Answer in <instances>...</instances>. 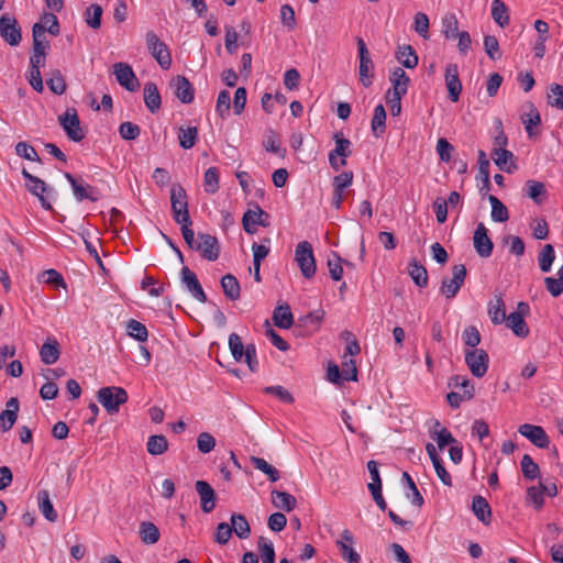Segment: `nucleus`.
Segmentation results:
<instances>
[{
    "instance_id": "nucleus-32",
    "label": "nucleus",
    "mask_w": 563,
    "mask_h": 563,
    "mask_svg": "<svg viewBox=\"0 0 563 563\" xmlns=\"http://www.w3.org/2000/svg\"><path fill=\"white\" fill-rule=\"evenodd\" d=\"M386 110L382 103L374 109V115L371 122V129L376 137L382 136L386 130Z\"/></svg>"
},
{
    "instance_id": "nucleus-37",
    "label": "nucleus",
    "mask_w": 563,
    "mask_h": 563,
    "mask_svg": "<svg viewBox=\"0 0 563 563\" xmlns=\"http://www.w3.org/2000/svg\"><path fill=\"white\" fill-rule=\"evenodd\" d=\"M263 146L267 152L274 153L284 157L286 150L280 147L278 134L273 129H267L265 132Z\"/></svg>"
},
{
    "instance_id": "nucleus-41",
    "label": "nucleus",
    "mask_w": 563,
    "mask_h": 563,
    "mask_svg": "<svg viewBox=\"0 0 563 563\" xmlns=\"http://www.w3.org/2000/svg\"><path fill=\"white\" fill-rule=\"evenodd\" d=\"M408 272L417 286L426 287L428 285V272L426 267L420 265L416 260L409 263Z\"/></svg>"
},
{
    "instance_id": "nucleus-34",
    "label": "nucleus",
    "mask_w": 563,
    "mask_h": 563,
    "mask_svg": "<svg viewBox=\"0 0 563 563\" xmlns=\"http://www.w3.org/2000/svg\"><path fill=\"white\" fill-rule=\"evenodd\" d=\"M139 534L142 542L148 545L158 542L161 537L158 528L151 521L141 522Z\"/></svg>"
},
{
    "instance_id": "nucleus-33",
    "label": "nucleus",
    "mask_w": 563,
    "mask_h": 563,
    "mask_svg": "<svg viewBox=\"0 0 563 563\" xmlns=\"http://www.w3.org/2000/svg\"><path fill=\"white\" fill-rule=\"evenodd\" d=\"M232 533L234 532L240 539H247L251 533V527L244 515L232 514L231 518Z\"/></svg>"
},
{
    "instance_id": "nucleus-53",
    "label": "nucleus",
    "mask_w": 563,
    "mask_h": 563,
    "mask_svg": "<svg viewBox=\"0 0 563 563\" xmlns=\"http://www.w3.org/2000/svg\"><path fill=\"white\" fill-rule=\"evenodd\" d=\"M38 279L47 285L54 286L55 288L62 287L65 289L67 287L62 274L54 268L44 271Z\"/></svg>"
},
{
    "instance_id": "nucleus-62",
    "label": "nucleus",
    "mask_w": 563,
    "mask_h": 563,
    "mask_svg": "<svg viewBox=\"0 0 563 563\" xmlns=\"http://www.w3.org/2000/svg\"><path fill=\"white\" fill-rule=\"evenodd\" d=\"M119 134L125 141H133L140 136L141 129L137 124L125 121L120 124Z\"/></svg>"
},
{
    "instance_id": "nucleus-8",
    "label": "nucleus",
    "mask_w": 563,
    "mask_h": 563,
    "mask_svg": "<svg viewBox=\"0 0 563 563\" xmlns=\"http://www.w3.org/2000/svg\"><path fill=\"white\" fill-rule=\"evenodd\" d=\"M0 36L10 46H18L22 41L21 27L18 20L4 13L0 18Z\"/></svg>"
},
{
    "instance_id": "nucleus-29",
    "label": "nucleus",
    "mask_w": 563,
    "mask_h": 563,
    "mask_svg": "<svg viewBox=\"0 0 563 563\" xmlns=\"http://www.w3.org/2000/svg\"><path fill=\"white\" fill-rule=\"evenodd\" d=\"M272 503L274 507L287 512L291 511L297 506V499L291 494L277 489L272 490Z\"/></svg>"
},
{
    "instance_id": "nucleus-22",
    "label": "nucleus",
    "mask_w": 563,
    "mask_h": 563,
    "mask_svg": "<svg viewBox=\"0 0 563 563\" xmlns=\"http://www.w3.org/2000/svg\"><path fill=\"white\" fill-rule=\"evenodd\" d=\"M144 102L146 108L155 113L159 110L162 104V98L157 88V85L153 81H147L143 88Z\"/></svg>"
},
{
    "instance_id": "nucleus-49",
    "label": "nucleus",
    "mask_w": 563,
    "mask_h": 563,
    "mask_svg": "<svg viewBox=\"0 0 563 563\" xmlns=\"http://www.w3.org/2000/svg\"><path fill=\"white\" fill-rule=\"evenodd\" d=\"M46 85L55 95H63L66 91V81L59 70H53L46 79Z\"/></svg>"
},
{
    "instance_id": "nucleus-24",
    "label": "nucleus",
    "mask_w": 563,
    "mask_h": 563,
    "mask_svg": "<svg viewBox=\"0 0 563 563\" xmlns=\"http://www.w3.org/2000/svg\"><path fill=\"white\" fill-rule=\"evenodd\" d=\"M396 59L406 68L413 69L418 66L419 57L411 45H400L396 52Z\"/></svg>"
},
{
    "instance_id": "nucleus-25",
    "label": "nucleus",
    "mask_w": 563,
    "mask_h": 563,
    "mask_svg": "<svg viewBox=\"0 0 563 563\" xmlns=\"http://www.w3.org/2000/svg\"><path fill=\"white\" fill-rule=\"evenodd\" d=\"M488 316L494 324L505 322L507 316L501 294H496L494 300L488 302Z\"/></svg>"
},
{
    "instance_id": "nucleus-35",
    "label": "nucleus",
    "mask_w": 563,
    "mask_h": 563,
    "mask_svg": "<svg viewBox=\"0 0 563 563\" xmlns=\"http://www.w3.org/2000/svg\"><path fill=\"white\" fill-rule=\"evenodd\" d=\"M506 324L519 338H527L529 335V328L525 319L519 313L511 312L506 317Z\"/></svg>"
},
{
    "instance_id": "nucleus-64",
    "label": "nucleus",
    "mask_w": 563,
    "mask_h": 563,
    "mask_svg": "<svg viewBox=\"0 0 563 563\" xmlns=\"http://www.w3.org/2000/svg\"><path fill=\"white\" fill-rule=\"evenodd\" d=\"M229 349L233 358L238 362L242 360L245 353V347L239 334L231 333L229 335Z\"/></svg>"
},
{
    "instance_id": "nucleus-27",
    "label": "nucleus",
    "mask_w": 563,
    "mask_h": 563,
    "mask_svg": "<svg viewBox=\"0 0 563 563\" xmlns=\"http://www.w3.org/2000/svg\"><path fill=\"white\" fill-rule=\"evenodd\" d=\"M59 344L56 339H48L40 350L41 361L46 365L56 363L59 358Z\"/></svg>"
},
{
    "instance_id": "nucleus-39",
    "label": "nucleus",
    "mask_w": 563,
    "mask_h": 563,
    "mask_svg": "<svg viewBox=\"0 0 563 563\" xmlns=\"http://www.w3.org/2000/svg\"><path fill=\"white\" fill-rule=\"evenodd\" d=\"M492 18L500 27H505L509 24V12L504 1L493 0Z\"/></svg>"
},
{
    "instance_id": "nucleus-18",
    "label": "nucleus",
    "mask_w": 563,
    "mask_h": 563,
    "mask_svg": "<svg viewBox=\"0 0 563 563\" xmlns=\"http://www.w3.org/2000/svg\"><path fill=\"white\" fill-rule=\"evenodd\" d=\"M195 488L200 498V507L205 514L211 512L216 508L217 496L212 486L206 481H197Z\"/></svg>"
},
{
    "instance_id": "nucleus-38",
    "label": "nucleus",
    "mask_w": 563,
    "mask_h": 563,
    "mask_svg": "<svg viewBox=\"0 0 563 563\" xmlns=\"http://www.w3.org/2000/svg\"><path fill=\"white\" fill-rule=\"evenodd\" d=\"M172 211L188 209L187 194L181 185H174L170 189Z\"/></svg>"
},
{
    "instance_id": "nucleus-47",
    "label": "nucleus",
    "mask_w": 563,
    "mask_h": 563,
    "mask_svg": "<svg viewBox=\"0 0 563 563\" xmlns=\"http://www.w3.org/2000/svg\"><path fill=\"white\" fill-rule=\"evenodd\" d=\"M251 462L254 467L268 476L273 483L279 479V472L263 457L251 456Z\"/></svg>"
},
{
    "instance_id": "nucleus-63",
    "label": "nucleus",
    "mask_w": 563,
    "mask_h": 563,
    "mask_svg": "<svg viewBox=\"0 0 563 563\" xmlns=\"http://www.w3.org/2000/svg\"><path fill=\"white\" fill-rule=\"evenodd\" d=\"M462 339L466 346H470L472 350H474L477 349L482 338L476 327L468 325L463 330Z\"/></svg>"
},
{
    "instance_id": "nucleus-10",
    "label": "nucleus",
    "mask_w": 563,
    "mask_h": 563,
    "mask_svg": "<svg viewBox=\"0 0 563 563\" xmlns=\"http://www.w3.org/2000/svg\"><path fill=\"white\" fill-rule=\"evenodd\" d=\"M201 256L210 262H214L220 255V244L217 236L209 233H198V243L196 250Z\"/></svg>"
},
{
    "instance_id": "nucleus-46",
    "label": "nucleus",
    "mask_w": 563,
    "mask_h": 563,
    "mask_svg": "<svg viewBox=\"0 0 563 563\" xmlns=\"http://www.w3.org/2000/svg\"><path fill=\"white\" fill-rule=\"evenodd\" d=\"M555 260V252L552 244H545L538 256L540 269L543 273L551 271L552 264Z\"/></svg>"
},
{
    "instance_id": "nucleus-55",
    "label": "nucleus",
    "mask_w": 563,
    "mask_h": 563,
    "mask_svg": "<svg viewBox=\"0 0 563 563\" xmlns=\"http://www.w3.org/2000/svg\"><path fill=\"white\" fill-rule=\"evenodd\" d=\"M373 69H374V63L372 59L360 60V66H358L360 81L366 88H368L373 84V78H374Z\"/></svg>"
},
{
    "instance_id": "nucleus-13",
    "label": "nucleus",
    "mask_w": 563,
    "mask_h": 563,
    "mask_svg": "<svg viewBox=\"0 0 563 563\" xmlns=\"http://www.w3.org/2000/svg\"><path fill=\"white\" fill-rule=\"evenodd\" d=\"M444 80L449 93V99L452 102L459 101L460 95L462 92V82L460 80L459 66L456 64L450 63L446 65Z\"/></svg>"
},
{
    "instance_id": "nucleus-28",
    "label": "nucleus",
    "mask_w": 563,
    "mask_h": 563,
    "mask_svg": "<svg viewBox=\"0 0 563 563\" xmlns=\"http://www.w3.org/2000/svg\"><path fill=\"white\" fill-rule=\"evenodd\" d=\"M45 25L42 23H35L32 27L33 36V52L32 54L46 55V51L49 48V43L44 40Z\"/></svg>"
},
{
    "instance_id": "nucleus-1",
    "label": "nucleus",
    "mask_w": 563,
    "mask_h": 563,
    "mask_svg": "<svg viewBox=\"0 0 563 563\" xmlns=\"http://www.w3.org/2000/svg\"><path fill=\"white\" fill-rule=\"evenodd\" d=\"M128 398L126 390L118 386L101 387L97 393L98 401L110 415L119 412L120 406L125 404Z\"/></svg>"
},
{
    "instance_id": "nucleus-60",
    "label": "nucleus",
    "mask_w": 563,
    "mask_h": 563,
    "mask_svg": "<svg viewBox=\"0 0 563 563\" xmlns=\"http://www.w3.org/2000/svg\"><path fill=\"white\" fill-rule=\"evenodd\" d=\"M333 140L335 141V147L332 150L334 154L339 155L342 158H346L351 155V142L349 139H345L342 133H335L333 135Z\"/></svg>"
},
{
    "instance_id": "nucleus-7",
    "label": "nucleus",
    "mask_w": 563,
    "mask_h": 563,
    "mask_svg": "<svg viewBox=\"0 0 563 563\" xmlns=\"http://www.w3.org/2000/svg\"><path fill=\"white\" fill-rule=\"evenodd\" d=\"M465 363L473 376L481 378L488 369L489 355L483 349H474L465 351Z\"/></svg>"
},
{
    "instance_id": "nucleus-26",
    "label": "nucleus",
    "mask_w": 563,
    "mask_h": 563,
    "mask_svg": "<svg viewBox=\"0 0 563 563\" xmlns=\"http://www.w3.org/2000/svg\"><path fill=\"white\" fill-rule=\"evenodd\" d=\"M273 321L280 329H289L294 324V316L288 303L279 305L273 312Z\"/></svg>"
},
{
    "instance_id": "nucleus-15",
    "label": "nucleus",
    "mask_w": 563,
    "mask_h": 563,
    "mask_svg": "<svg viewBox=\"0 0 563 563\" xmlns=\"http://www.w3.org/2000/svg\"><path fill=\"white\" fill-rule=\"evenodd\" d=\"M473 243L478 256L486 258L492 255L494 244L490 238L488 236V230L482 222L478 223L476 227L473 236Z\"/></svg>"
},
{
    "instance_id": "nucleus-44",
    "label": "nucleus",
    "mask_w": 563,
    "mask_h": 563,
    "mask_svg": "<svg viewBox=\"0 0 563 563\" xmlns=\"http://www.w3.org/2000/svg\"><path fill=\"white\" fill-rule=\"evenodd\" d=\"M126 333L128 335H130L131 338L135 339L139 342H145L148 338L146 327L135 319H130L128 321Z\"/></svg>"
},
{
    "instance_id": "nucleus-2",
    "label": "nucleus",
    "mask_w": 563,
    "mask_h": 563,
    "mask_svg": "<svg viewBox=\"0 0 563 563\" xmlns=\"http://www.w3.org/2000/svg\"><path fill=\"white\" fill-rule=\"evenodd\" d=\"M146 46L150 54L163 69L167 70L170 68L173 63L170 51L155 32L148 31L146 33Z\"/></svg>"
},
{
    "instance_id": "nucleus-40",
    "label": "nucleus",
    "mask_w": 563,
    "mask_h": 563,
    "mask_svg": "<svg viewBox=\"0 0 563 563\" xmlns=\"http://www.w3.org/2000/svg\"><path fill=\"white\" fill-rule=\"evenodd\" d=\"M146 450L151 455H162L168 450V441L163 434L151 435L146 443Z\"/></svg>"
},
{
    "instance_id": "nucleus-16",
    "label": "nucleus",
    "mask_w": 563,
    "mask_h": 563,
    "mask_svg": "<svg viewBox=\"0 0 563 563\" xmlns=\"http://www.w3.org/2000/svg\"><path fill=\"white\" fill-rule=\"evenodd\" d=\"M518 432L540 449H547L550 444L547 432L540 426L523 423L519 427Z\"/></svg>"
},
{
    "instance_id": "nucleus-6",
    "label": "nucleus",
    "mask_w": 563,
    "mask_h": 563,
    "mask_svg": "<svg viewBox=\"0 0 563 563\" xmlns=\"http://www.w3.org/2000/svg\"><path fill=\"white\" fill-rule=\"evenodd\" d=\"M467 271L465 265L457 264L452 267V277H444L441 282L440 292L446 298H454L464 284Z\"/></svg>"
},
{
    "instance_id": "nucleus-21",
    "label": "nucleus",
    "mask_w": 563,
    "mask_h": 563,
    "mask_svg": "<svg viewBox=\"0 0 563 563\" xmlns=\"http://www.w3.org/2000/svg\"><path fill=\"white\" fill-rule=\"evenodd\" d=\"M492 157L496 166L503 172L510 174L517 169V165L514 163L512 152L506 148H494Z\"/></svg>"
},
{
    "instance_id": "nucleus-59",
    "label": "nucleus",
    "mask_w": 563,
    "mask_h": 563,
    "mask_svg": "<svg viewBox=\"0 0 563 563\" xmlns=\"http://www.w3.org/2000/svg\"><path fill=\"white\" fill-rule=\"evenodd\" d=\"M548 103L551 107L563 110V86L560 84H552L548 93Z\"/></svg>"
},
{
    "instance_id": "nucleus-4",
    "label": "nucleus",
    "mask_w": 563,
    "mask_h": 563,
    "mask_svg": "<svg viewBox=\"0 0 563 563\" xmlns=\"http://www.w3.org/2000/svg\"><path fill=\"white\" fill-rule=\"evenodd\" d=\"M295 261L297 262L305 278H311L316 274V260L313 250L308 241L298 243L295 251Z\"/></svg>"
},
{
    "instance_id": "nucleus-23",
    "label": "nucleus",
    "mask_w": 563,
    "mask_h": 563,
    "mask_svg": "<svg viewBox=\"0 0 563 563\" xmlns=\"http://www.w3.org/2000/svg\"><path fill=\"white\" fill-rule=\"evenodd\" d=\"M472 511L474 516L484 525H489L492 521V508L486 500L481 495H477L472 500Z\"/></svg>"
},
{
    "instance_id": "nucleus-52",
    "label": "nucleus",
    "mask_w": 563,
    "mask_h": 563,
    "mask_svg": "<svg viewBox=\"0 0 563 563\" xmlns=\"http://www.w3.org/2000/svg\"><path fill=\"white\" fill-rule=\"evenodd\" d=\"M521 471L525 478L532 481L539 477L540 468L537 463L533 462L529 454H525L520 462Z\"/></svg>"
},
{
    "instance_id": "nucleus-50",
    "label": "nucleus",
    "mask_w": 563,
    "mask_h": 563,
    "mask_svg": "<svg viewBox=\"0 0 563 563\" xmlns=\"http://www.w3.org/2000/svg\"><path fill=\"white\" fill-rule=\"evenodd\" d=\"M102 7L93 3L85 12V21L91 29H99L101 25Z\"/></svg>"
},
{
    "instance_id": "nucleus-20",
    "label": "nucleus",
    "mask_w": 563,
    "mask_h": 563,
    "mask_svg": "<svg viewBox=\"0 0 563 563\" xmlns=\"http://www.w3.org/2000/svg\"><path fill=\"white\" fill-rule=\"evenodd\" d=\"M264 217L267 218L268 214L260 206H256L255 211L247 210L242 219L244 231L249 234H254L256 232V225H268V223L264 221Z\"/></svg>"
},
{
    "instance_id": "nucleus-5",
    "label": "nucleus",
    "mask_w": 563,
    "mask_h": 563,
    "mask_svg": "<svg viewBox=\"0 0 563 563\" xmlns=\"http://www.w3.org/2000/svg\"><path fill=\"white\" fill-rule=\"evenodd\" d=\"M58 123L70 141L80 142L84 140L85 132L80 126V120L75 108H68L60 114L58 117Z\"/></svg>"
},
{
    "instance_id": "nucleus-48",
    "label": "nucleus",
    "mask_w": 563,
    "mask_h": 563,
    "mask_svg": "<svg viewBox=\"0 0 563 563\" xmlns=\"http://www.w3.org/2000/svg\"><path fill=\"white\" fill-rule=\"evenodd\" d=\"M521 120L522 123L525 124V129L529 137L537 135V132H534L533 126H537L541 123V118L539 111L532 103H530V112L526 115H522Z\"/></svg>"
},
{
    "instance_id": "nucleus-56",
    "label": "nucleus",
    "mask_w": 563,
    "mask_h": 563,
    "mask_svg": "<svg viewBox=\"0 0 563 563\" xmlns=\"http://www.w3.org/2000/svg\"><path fill=\"white\" fill-rule=\"evenodd\" d=\"M205 190L208 194H214L219 189V172L217 167H209L203 176Z\"/></svg>"
},
{
    "instance_id": "nucleus-51",
    "label": "nucleus",
    "mask_w": 563,
    "mask_h": 563,
    "mask_svg": "<svg viewBox=\"0 0 563 563\" xmlns=\"http://www.w3.org/2000/svg\"><path fill=\"white\" fill-rule=\"evenodd\" d=\"M257 547L263 563H275V550L272 541L265 537H260Z\"/></svg>"
},
{
    "instance_id": "nucleus-30",
    "label": "nucleus",
    "mask_w": 563,
    "mask_h": 563,
    "mask_svg": "<svg viewBox=\"0 0 563 563\" xmlns=\"http://www.w3.org/2000/svg\"><path fill=\"white\" fill-rule=\"evenodd\" d=\"M38 508L46 520L55 522L58 518L53 504L49 498V493L46 489H42L37 493Z\"/></svg>"
},
{
    "instance_id": "nucleus-54",
    "label": "nucleus",
    "mask_w": 563,
    "mask_h": 563,
    "mask_svg": "<svg viewBox=\"0 0 563 563\" xmlns=\"http://www.w3.org/2000/svg\"><path fill=\"white\" fill-rule=\"evenodd\" d=\"M556 275L558 278H544L545 288L553 297H559L563 292V265L560 267Z\"/></svg>"
},
{
    "instance_id": "nucleus-36",
    "label": "nucleus",
    "mask_w": 563,
    "mask_h": 563,
    "mask_svg": "<svg viewBox=\"0 0 563 563\" xmlns=\"http://www.w3.org/2000/svg\"><path fill=\"white\" fill-rule=\"evenodd\" d=\"M526 194L537 205H541L547 197L545 185L541 181L529 179L526 181Z\"/></svg>"
},
{
    "instance_id": "nucleus-14",
    "label": "nucleus",
    "mask_w": 563,
    "mask_h": 563,
    "mask_svg": "<svg viewBox=\"0 0 563 563\" xmlns=\"http://www.w3.org/2000/svg\"><path fill=\"white\" fill-rule=\"evenodd\" d=\"M391 88L387 91V96L404 97L409 88L410 78L401 67H394L389 74Z\"/></svg>"
},
{
    "instance_id": "nucleus-12",
    "label": "nucleus",
    "mask_w": 563,
    "mask_h": 563,
    "mask_svg": "<svg viewBox=\"0 0 563 563\" xmlns=\"http://www.w3.org/2000/svg\"><path fill=\"white\" fill-rule=\"evenodd\" d=\"M113 73L118 82L126 90L134 92L139 89L140 82L132 67L125 63H117L113 65Z\"/></svg>"
},
{
    "instance_id": "nucleus-43",
    "label": "nucleus",
    "mask_w": 563,
    "mask_h": 563,
    "mask_svg": "<svg viewBox=\"0 0 563 563\" xmlns=\"http://www.w3.org/2000/svg\"><path fill=\"white\" fill-rule=\"evenodd\" d=\"M488 201L492 206V219L495 222H506L509 219V213L506 206L493 195L488 196Z\"/></svg>"
},
{
    "instance_id": "nucleus-42",
    "label": "nucleus",
    "mask_w": 563,
    "mask_h": 563,
    "mask_svg": "<svg viewBox=\"0 0 563 563\" xmlns=\"http://www.w3.org/2000/svg\"><path fill=\"white\" fill-rule=\"evenodd\" d=\"M402 483L409 488L411 494L406 493V497L410 498L411 504L417 507H421L424 503V499L422 495L420 494L419 489L417 488L413 479L409 475V473L404 472L401 475Z\"/></svg>"
},
{
    "instance_id": "nucleus-31",
    "label": "nucleus",
    "mask_w": 563,
    "mask_h": 563,
    "mask_svg": "<svg viewBox=\"0 0 563 563\" xmlns=\"http://www.w3.org/2000/svg\"><path fill=\"white\" fill-rule=\"evenodd\" d=\"M221 287L224 296L231 300L235 301L240 298L241 287L236 277L232 274H227L221 278Z\"/></svg>"
},
{
    "instance_id": "nucleus-58",
    "label": "nucleus",
    "mask_w": 563,
    "mask_h": 563,
    "mask_svg": "<svg viewBox=\"0 0 563 563\" xmlns=\"http://www.w3.org/2000/svg\"><path fill=\"white\" fill-rule=\"evenodd\" d=\"M15 154L31 162H41V158L35 148L24 141L18 142L15 144Z\"/></svg>"
},
{
    "instance_id": "nucleus-61",
    "label": "nucleus",
    "mask_w": 563,
    "mask_h": 563,
    "mask_svg": "<svg viewBox=\"0 0 563 563\" xmlns=\"http://www.w3.org/2000/svg\"><path fill=\"white\" fill-rule=\"evenodd\" d=\"M342 258L335 252L332 253V257L328 260V267L330 276L333 280L339 282L343 276Z\"/></svg>"
},
{
    "instance_id": "nucleus-9",
    "label": "nucleus",
    "mask_w": 563,
    "mask_h": 563,
    "mask_svg": "<svg viewBox=\"0 0 563 563\" xmlns=\"http://www.w3.org/2000/svg\"><path fill=\"white\" fill-rule=\"evenodd\" d=\"M65 178L69 181L74 197L77 201L88 199L90 201H98L101 198V192L98 188L86 184L84 180H78L70 173L64 174Z\"/></svg>"
},
{
    "instance_id": "nucleus-57",
    "label": "nucleus",
    "mask_w": 563,
    "mask_h": 563,
    "mask_svg": "<svg viewBox=\"0 0 563 563\" xmlns=\"http://www.w3.org/2000/svg\"><path fill=\"white\" fill-rule=\"evenodd\" d=\"M443 34L446 38H456L459 32V21L455 14H446L442 20Z\"/></svg>"
},
{
    "instance_id": "nucleus-17",
    "label": "nucleus",
    "mask_w": 563,
    "mask_h": 563,
    "mask_svg": "<svg viewBox=\"0 0 563 563\" xmlns=\"http://www.w3.org/2000/svg\"><path fill=\"white\" fill-rule=\"evenodd\" d=\"M170 87L174 90V95L183 103H191L195 98V89L192 84L183 75H177L170 81Z\"/></svg>"
},
{
    "instance_id": "nucleus-3",
    "label": "nucleus",
    "mask_w": 563,
    "mask_h": 563,
    "mask_svg": "<svg viewBox=\"0 0 563 563\" xmlns=\"http://www.w3.org/2000/svg\"><path fill=\"white\" fill-rule=\"evenodd\" d=\"M21 174L25 180V188L27 189V191L38 198L40 203L43 209H45L47 211H52L53 206L47 200V198L44 196V194H48V192L53 191V188L49 187L41 178L29 173L26 168H23Z\"/></svg>"
},
{
    "instance_id": "nucleus-19",
    "label": "nucleus",
    "mask_w": 563,
    "mask_h": 563,
    "mask_svg": "<svg viewBox=\"0 0 563 563\" xmlns=\"http://www.w3.org/2000/svg\"><path fill=\"white\" fill-rule=\"evenodd\" d=\"M5 409L0 413V429L3 432L11 430L18 419V412L20 408L19 399L11 397L7 404Z\"/></svg>"
},
{
    "instance_id": "nucleus-45",
    "label": "nucleus",
    "mask_w": 563,
    "mask_h": 563,
    "mask_svg": "<svg viewBox=\"0 0 563 563\" xmlns=\"http://www.w3.org/2000/svg\"><path fill=\"white\" fill-rule=\"evenodd\" d=\"M198 139V129L196 126L180 128L178 140L179 145L184 150H189L195 146Z\"/></svg>"
},
{
    "instance_id": "nucleus-11",
    "label": "nucleus",
    "mask_w": 563,
    "mask_h": 563,
    "mask_svg": "<svg viewBox=\"0 0 563 563\" xmlns=\"http://www.w3.org/2000/svg\"><path fill=\"white\" fill-rule=\"evenodd\" d=\"M180 279L183 285L186 287L188 292L199 302L206 303L208 301L207 295L199 283L196 274L191 272L187 266H184L180 271Z\"/></svg>"
}]
</instances>
